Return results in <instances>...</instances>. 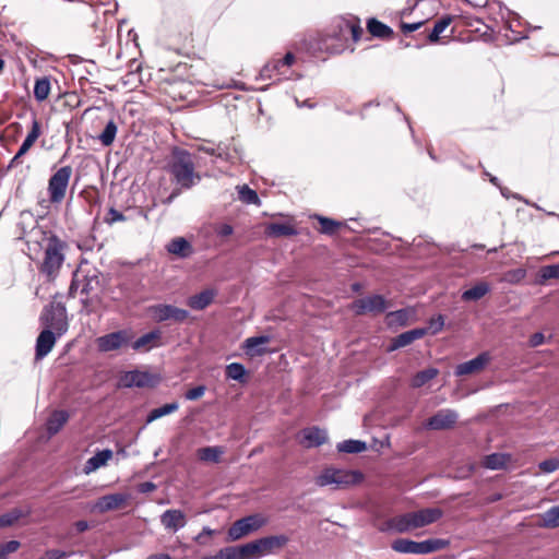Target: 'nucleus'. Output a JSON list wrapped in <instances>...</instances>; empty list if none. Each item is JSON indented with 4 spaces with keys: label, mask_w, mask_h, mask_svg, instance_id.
Returning a JSON list of instances; mask_svg holds the SVG:
<instances>
[{
    "label": "nucleus",
    "mask_w": 559,
    "mask_h": 559,
    "mask_svg": "<svg viewBox=\"0 0 559 559\" xmlns=\"http://www.w3.org/2000/svg\"><path fill=\"white\" fill-rule=\"evenodd\" d=\"M29 237L28 242L33 241V239L38 243H40V240L46 242L44 247V260L39 270L48 278H56L66 260L67 242L61 240L57 235L47 233L39 227L32 228Z\"/></svg>",
    "instance_id": "nucleus-1"
},
{
    "label": "nucleus",
    "mask_w": 559,
    "mask_h": 559,
    "mask_svg": "<svg viewBox=\"0 0 559 559\" xmlns=\"http://www.w3.org/2000/svg\"><path fill=\"white\" fill-rule=\"evenodd\" d=\"M364 31L356 19H338L334 22L332 29L325 35L323 46L332 53H340L346 49L354 50Z\"/></svg>",
    "instance_id": "nucleus-2"
},
{
    "label": "nucleus",
    "mask_w": 559,
    "mask_h": 559,
    "mask_svg": "<svg viewBox=\"0 0 559 559\" xmlns=\"http://www.w3.org/2000/svg\"><path fill=\"white\" fill-rule=\"evenodd\" d=\"M442 515L443 512L439 508H426L390 519L388 521V527L396 533H406L435 523L441 519Z\"/></svg>",
    "instance_id": "nucleus-3"
},
{
    "label": "nucleus",
    "mask_w": 559,
    "mask_h": 559,
    "mask_svg": "<svg viewBox=\"0 0 559 559\" xmlns=\"http://www.w3.org/2000/svg\"><path fill=\"white\" fill-rule=\"evenodd\" d=\"M169 171L181 189H190L200 181V176L194 171V163L187 151H181L175 155L173 163L169 165Z\"/></svg>",
    "instance_id": "nucleus-4"
},
{
    "label": "nucleus",
    "mask_w": 559,
    "mask_h": 559,
    "mask_svg": "<svg viewBox=\"0 0 559 559\" xmlns=\"http://www.w3.org/2000/svg\"><path fill=\"white\" fill-rule=\"evenodd\" d=\"M449 542L440 538H431L423 542H415L407 538L395 539L391 547L401 554L427 555L443 549Z\"/></svg>",
    "instance_id": "nucleus-5"
},
{
    "label": "nucleus",
    "mask_w": 559,
    "mask_h": 559,
    "mask_svg": "<svg viewBox=\"0 0 559 559\" xmlns=\"http://www.w3.org/2000/svg\"><path fill=\"white\" fill-rule=\"evenodd\" d=\"M361 479V474L358 472L325 468L316 479V484L320 487L334 485L335 488H346L350 485L357 484Z\"/></svg>",
    "instance_id": "nucleus-6"
},
{
    "label": "nucleus",
    "mask_w": 559,
    "mask_h": 559,
    "mask_svg": "<svg viewBox=\"0 0 559 559\" xmlns=\"http://www.w3.org/2000/svg\"><path fill=\"white\" fill-rule=\"evenodd\" d=\"M40 320L46 329L57 333L58 336L63 335L68 331L67 309L60 304H50L45 308Z\"/></svg>",
    "instance_id": "nucleus-7"
},
{
    "label": "nucleus",
    "mask_w": 559,
    "mask_h": 559,
    "mask_svg": "<svg viewBox=\"0 0 559 559\" xmlns=\"http://www.w3.org/2000/svg\"><path fill=\"white\" fill-rule=\"evenodd\" d=\"M72 176L71 166L60 167L48 180V195L51 203H61Z\"/></svg>",
    "instance_id": "nucleus-8"
},
{
    "label": "nucleus",
    "mask_w": 559,
    "mask_h": 559,
    "mask_svg": "<svg viewBox=\"0 0 559 559\" xmlns=\"http://www.w3.org/2000/svg\"><path fill=\"white\" fill-rule=\"evenodd\" d=\"M289 542L288 536L281 535H272L265 536L255 540L248 543L250 554L252 559L255 557H262L266 555L274 554L275 551L282 549Z\"/></svg>",
    "instance_id": "nucleus-9"
},
{
    "label": "nucleus",
    "mask_w": 559,
    "mask_h": 559,
    "mask_svg": "<svg viewBox=\"0 0 559 559\" xmlns=\"http://www.w3.org/2000/svg\"><path fill=\"white\" fill-rule=\"evenodd\" d=\"M131 341V333L128 330H119L96 338L98 352L108 353L119 350L127 346Z\"/></svg>",
    "instance_id": "nucleus-10"
},
{
    "label": "nucleus",
    "mask_w": 559,
    "mask_h": 559,
    "mask_svg": "<svg viewBox=\"0 0 559 559\" xmlns=\"http://www.w3.org/2000/svg\"><path fill=\"white\" fill-rule=\"evenodd\" d=\"M151 313L156 322L174 321L176 323H182L190 317L188 310L169 304L152 306Z\"/></svg>",
    "instance_id": "nucleus-11"
},
{
    "label": "nucleus",
    "mask_w": 559,
    "mask_h": 559,
    "mask_svg": "<svg viewBox=\"0 0 559 559\" xmlns=\"http://www.w3.org/2000/svg\"><path fill=\"white\" fill-rule=\"evenodd\" d=\"M388 309V302L381 295H369L359 299H356L352 304V310L358 314L365 313H382Z\"/></svg>",
    "instance_id": "nucleus-12"
},
{
    "label": "nucleus",
    "mask_w": 559,
    "mask_h": 559,
    "mask_svg": "<svg viewBox=\"0 0 559 559\" xmlns=\"http://www.w3.org/2000/svg\"><path fill=\"white\" fill-rule=\"evenodd\" d=\"M264 524L259 515H248L234 522L228 528L229 540H238L243 536L259 530Z\"/></svg>",
    "instance_id": "nucleus-13"
},
{
    "label": "nucleus",
    "mask_w": 559,
    "mask_h": 559,
    "mask_svg": "<svg viewBox=\"0 0 559 559\" xmlns=\"http://www.w3.org/2000/svg\"><path fill=\"white\" fill-rule=\"evenodd\" d=\"M159 381V378L147 371L131 370L124 372L119 380L123 388H153Z\"/></svg>",
    "instance_id": "nucleus-14"
},
{
    "label": "nucleus",
    "mask_w": 559,
    "mask_h": 559,
    "mask_svg": "<svg viewBox=\"0 0 559 559\" xmlns=\"http://www.w3.org/2000/svg\"><path fill=\"white\" fill-rule=\"evenodd\" d=\"M459 419L456 411L443 408L429 417L425 423V428L430 430H445L452 428Z\"/></svg>",
    "instance_id": "nucleus-15"
},
{
    "label": "nucleus",
    "mask_w": 559,
    "mask_h": 559,
    "mask_svg": "<svg viewBox=\"0 0 559 559\" xmlns=\"http://www.w3.org/2000/svg\"><path fill=\"white\" fill-rule=\"evenodd\" d=\"M57 333L45 329L43 330L36 340V353L35 357L37 360L46 357L52 349L57 341Z\"/></svg>",
    "instance_id": "nucleus-16"
},
{
    "label": "nucleus",
    "mask_w": 559,
    "mask_h": 559,
    "mask_svg": "<svg viewBox=\"0 0 559 559\" xmlns=\"http://www.w3.org/2000/svg\"><path fill=\"white\" fill-rule=\"evenodd\" d=\"M160 523L166 530L176 533L186 526L187 519L181 510L169 509L160 515Z\"/></svg>",
    "instance_id": "nucleus-17"
},
{
    "label": "nucleus",
    "mask_w": 559,
    "mask_h": 559,
    "mask_svg": "<svg viewBox=\"0 0 559 559\" xmlns=\"http://www.w3.org/2000/svg\"><path fill=\"white\" fill-rule=\"evenodd\" d=\"M284 66H282L281 59L272 60L264 64V67L261 69L259 73V78L261 80H267L276 78L277 81L282 80H292L293 72L287 73L286 70H284Z\"/></svg>",
    "instance_id": "nucleus-18"
},
{
    "label": "nucleus",
    "mask_w": 559,
    "mask_h": 559,
    "mask_svg": "<svg viewBox=\"0 0 559 559\" xmlns=\"http://www.w3.org/2000/svg\"><path fill=\"white\" fill-rule=\"evenodd\" d=\"M427 333V329L417 328L406 332H403L395 336L388 347V352H394L399 348L405 347L412 344L414 341L421 338Z\"/></svg>",
    "instance_id": "nucleus-19"
},
{
    "label": "nucleus",
    "mask_w": 559,
    "mask_h": 559,
    "mask_svg": "<svg viewBox=\"0 0 559 559\" xmlns=\"http://www.w3.org/2000/svg\"><path fill=\"white\" fill-rule=\"evenodd\" d=\"M489 354L481 353L475 358L457 365L454 372L459 377L477 372L481 370L489 362Z\"/></svg>",
    "instance_id": "nucleus-20"
},
{
    "label": "nucleus",
    "mask_w": 559,
    "mask_h": 559,
    "mask_svg": "<svg viewBox=\"0 0 559 559\" xmlns=\"http://www.w3.org/2000/svg\"><path fill=\"white\" fill-rule=\"evenodd\" d=\"M271 341L269 335L252 336L245 340L242 349L250 357L262 356L267 349L265 345Z\"/></svg>",
    "instance_id": "nucleus-21"
},
{
    "label": "nucleus",
    "mask_w": 559,
    "mask_h": 559,
    "mask_svg": "<svg viewBox=\"0 0 559 559\" xmlns=\"http://www.w3.org/2000/svg\"><path fill=\"white\" fill-rule=\"evenodd\" d=\"M300 443L306 448H317L322 445L328 440V433L324 429L319 427L305 428L301 431Z\"/></svg>",
    "instance_id": "nucleus-22"
},
{
    "label": "nucleus",
    "mask_w": 559,
    "mask_h": 559,
    "mask_svg": "<svg viewBox=\"0 0 559 559\" xmlns=\"http://www.w3.org/2000/svg\"><path fill=\"white\" fill-rule=\"evenodd\" d=\"M217 296V290L214 288H206L199 294L192 295L187 299V305L192 310H204L207 308Z\"/></svg>",
    "instance_id": "nucleus-23"
},
{
    "label": "nucleus",
    "mask_w": 559,
    "mask_h": 559,
    "mask_svg": "<svg viewBox=\"0 0 559 559\" xmlns=\"http://www.w3.org/2000/svg\"><path fill=\"white\" fill-rule=\"evenodd\" d=\"M93 283L97 284V278L91 277V276H84L83 280H80L76 275L71 282L70 285V295L75 296L78 293L81 296H86V298H82V302L86 306L87 305V296L91 294V292L94 289Z\"/></svg>",
    "instance_id": "nucleus-24"
},
{
    "label": "nucleus",
    "mask_w": 559,
    "mask_h": 559,
    "mask_svg": "<svg viewBox=\"0 0 559 559\" xmlns=\"http://www.w3.org/2000/svg\"><path fill=\"white\" fill-rule=\"evenodd\" d=\"M160 337L162 332L158 329H156L140 336L131 344V346L134 350L138 352H148L150 349L159 347L162 345Z\"/></svg>",
    "instance_id": "nucleus-25"
},
{
    "label": "nucleus",
    "mask_w": 559,
    "mask_h": 559,
    "mask_svg": "<svg viewBox=\"0 0 559 559\" xmlns=\"http://www.w3.org/2000/svg\"><path fill=\"white\" fill-rule=\"evenodd\" d=\"M166 250L180 259H187L194 252L192 245L183 237H176L166 245Z\"/></svg>",
    "instance_id": "nucleus-26"
},
{
    "label": "nucleus",
    "mask_w": 559,
    "mask_h": 559,
    "mask_svg": "<svg viewBox=\"0 0 559 559\" xmlns=\"http://www.w3.org/2000/svg\"><path fill=\"white\" fill-rule=\"evenodd\" d=\"M129 496L126 493H111L103 496L98 499L96 503V508L99 512H108L111 510L119 509L126 501Z\"/></svg>",
    "instance_id": "nucleus-27"
},
{
    "label": "nucleus",
    "mask_w": 559,
    "mask_h": 559,
    "mask_svg": "<svg viewBox=\"0 0 559 559\" xmlns=\"http://www.w3.org/2000/svg\"><path fill=\"white\" fill-rule=\"evenodd\" d=\"M69 419L67 411H55L46 421V429L49 437L58 433Z\"/></svg>",
    "instance_id": "nucleus-28"
},
{
    "label": "nucleus",
    "mask_w": 559,
    "mask_h": 559,
    "mask_svg": "<svg viewBox=\"0 0 559 559\" xmlns=\"http://www.w3.org/2000/svg\"><path fill=\"white\" fill-rule=\"evenodd\" d=\"M112 457V451L109 449H105L98 451L92 457H90L84 465V473L91 474L102 466L106 465V463Z\"/></svg>",
    "instance_id": "nucleus-29"
},
{
    "label": "nucleus",
    "mask_w": 559,
    "mask_h": 559,
    "mask_svg": "<svg viewBox=\"0 0 559 559\" xmlns=\"http://www.w3.org/2000/svg\"><path fill=\"white\" fill-rule=\"evenodd\" d=\"M40 132H41L40 123L36 119V117H33L32 128L17 151V157H22L29 151V148L33 146V144L36 142V140L39 138Z\"/></svg>",
    "instance_id": "nucleus-30"
},
{
    "label": "nucleus",
    "mask_w": 559,
    "mask_h": 559,
    "mask_svg": "<svg viewBox=\"0 0 559 559\" xmlns=\"http://www.w3.org/2000/svg\"><path fill=\"white\" fill-rule=\"evenodd\" d=\"M490 292V285L487 282H478L473 287L462 293V300L478 301Z\"/></svg>",
    "instance_id": "nucleus-31"
},
{
    "label": "nucleus",
    "mask_w": 559,
    "mask_h": 559,
    "mask_svg": "<svg viewBox=\"0 0 559 559\" xmlns=\"http://www.w3.org/2000/svg\"><path fill=\"white\" fill-rule=\"evenodd\" d=\"M224 559H252L247 544L240 546H228L221 549Z\"/></svg>",
    "instance_id": "nucleus-32"
},
{
    "label": "nucleus",
    "mask_w": 559,
    "mask_h": 559,
    "mask_svg": "<svg viewBox=\"0 0 559 559\" xmlns=\"http://www.w3.org/2000/svg\"><path fill=\"white\" fill-rule=\"evenodd\" d=\"M265 234L270 237L296 236L297 229L289 224L271 223L265 228Z\"/></svg>",
    "instance_id": "nucleus-33"
},
{
    "label": "nucleus",
    "mask_w": 559,
    "mask_h": 559,
    "mask_svg": "<svg viewBox=\"0 0 559 559\" xmlns=\"http://www.w3.org/2000/svg\"><path fill=\"white\" fill-rule=\"evenodd\" d=\"M367 28L368 32L374 37L390 38L393 35V29L377 19H370L367 22Z\"/></svg>",
    "instance_id": "nucleus-34"
},
{
    "label": "nucleus",
    "mask_w": 559,
    "mask_h": 559,
    "mask_svg": "<svg viewBox=\"0 0 559 559\" xmlns=\"http://www.w3.org/2000/svg\"><path fill=\"white\" fill-rule=\"evenodd\" d=\"M510 461V455L504 453H491L486 455L483 461L484 467L488 469H501Z\"/></svg>",
    "instance_id": "nucleus-35"
},
{
    "label": "nucleus",
    "mask_w": 559,
    "mask_h": 559,
    "mask_svg": "<svg viewBox=\"0 0 559 559\" xmlns=\"http://www.w3.org/2000/svg\"><path fill=\"white\" fill-rule=\"evenodd\" d=\"M439 373L437 368L430 367L418 371L411 380V385L414 389H419L428 383L430 380L435 379Z\"/></svg>",
    "instance_id": "nucleus-36"
},
{
    "label": "nucleus",
    "mask_w": 559,
    "mask_h": 559,
    "mask_svg": "<svg viewBox=\"0 0 559 559\" xmlns=\"http://www.w3.org/2000/svg\"><path fill=\"white\" fill-rule=\"evenodd\" d=\"M51 83L48 76L39 78L35 81L34 97L37 102H44L50 94Z\"/></svg>",
    "instance_id": "nucleus-37"
},
{
    "label": "nucleus",
    "mask_w": 559,
    "mask_h": 559,
    "mask_svg": "<svg viewBox=\"0 0 559 559\" xmlns=\"http://www.w3.org/2000/svg\"><path fill=\"white\" fill-rule=\"evenodd\" d=\"M178 408H179V404L177 402L164 404L160 407L154 408L148 413L147 418H146V424H151L160 417L169 415V414L176 412Z\"/></svg>",
    "instance_id": "nucleus-38"
},
{
    "label": "nucleus",
    "mask_w": 559,
    "mask_h": 559,
    "mask_svg": "<svg viewBox=\"0 0 559 559\" xmlns=\"http://www.w3.org/2000/svg\"><path fill=\"white\" fill-rule=\"evenodd\" d=\"M336 448H337L338 452L360 453L367 449V444H366V442L360 441V440L349 439V440H345V441L337 443Z\"/></svg>",
    "instance_id": "nucleus-39"
},
{
    "label": "nucleus",
    "mask_w": 559,
    "mask_h": 559,
    "mask_svg": "<svg viewBox=\"0 0 559 559\" xmlns=\"http://www.w3.org/2000/svg\"><path fill=\"white\" fill-rule=\"evenodd\" d=\"M224 453L219 447H205L198 450V457L204 462H219L221 455Z\"/></svg>",
    "instance_id": "nucleus-40"
},
{
    "label": "nucleus",
    "mask_w": 559,
    "mask_h": 559,
    "mask_svg": "<svg viewBox=\"0 0 559 559\" xmlns=\"http://www.w3.org/2000/svg\"><path fill=\"white\" fill-rule=\"evenodd\" d=\"M118 127L114 120H109L103 132L98 135V140L104 146H109L114 143L117 135Z\"/></svg>",
    "instance_id": "nucleus-41"
},
{
    "label": "nucleus",
    "mask_w": 559,
    "mask_h": 559,
    "mask_svg": "<svg viewBox=\"0 0 559 559\" xmlns=\"http://www.w3.org/2000/svg\"><path fill=\"white\" fill-rule=\"evenodd\" d=\"M247 376L245 366L240 362H231L226 366V377L239 382H243Z\"/></svg>",
    "instance_id": "nucleus-42"
},
{
    "label": "nucleus",
    "mask_w": 559,
    "mask_h": 559,
    "mask_svg": "<svg viewBox=\"0 0 559 559\" xmlns=\"http://www.w3.org/2000/svg\"><path fill=\"white\" fill-rule=\"evenodd\" d=\"M452 19L451 16H443L435 23L432 31L428 34V40L430 43H437L440 38V35L447 29L450 25Z\"/></svg>",
    "instance_id": "nucleus-43"
},
{
    "label": "nucleus",
    "mask_w": 559,
    "mask_h": 559,
    "mask_svg": "<svg viewBox=\"0 0 559 559\" xmlns=\"http://www.w3.org/2000/svg\"><path fill=\"white\" fill-rule=\"evenodd\" d=\"M559 278V263L540 267L538 283L544 284L548 280Z\"/></svg>",
    "instance_id": "nucleus-44"
},
{
    "label": "nucleus",
    "mask_w": 559,
    "mask_h": 559,
    "mask_svg": "<svg viewBox=\"0 0 559 559\" xmlns=\"http://www.w3.org/2000/svg\"><path fill=\"white\" fill-rule=\"evenodd\" d=\"M26 514L27 513L23 512L21 509H13L10 512L0 515V528L13 525L16 521Z\"/></svg>",
    "instance_id": "nucleus-45"
},
{
    "label": "nucleus",
    "mask_w": 559,
    "mask_h": 559,
    "mask_svg": "<svg viewBox=\"0 0 559 559\" xmlns=\"http://www.w3.org/2000/svg\"><path fill=\"white\" fill-rule=\"evenodd\" d=\"M239 199L247 204H258L260 202V199L258 197V193L249 188L247 185H243L239 187L238 190Z\"/></svg>",
    "instance_id": "nucleus-46"
},
{
    "label": "nucleus",
    "mask_w": 559,
    "mask_h": 559,
    "mask_svg": "<svg viewBox=\"0 0 559 559\" xmlns=\"http://www.w3.org/2000/svg\"><path fill=\"white\" fill-rule=\"evenodd\" d=\"M544 526L546 527H558L559 526V504L551 507L547 510L543 516Z\"/></svg>",
    "instance_id": "nucleus-47"
},
{
    "label": "nucleus",
    "mask_w": 559,
    "mask_h": 559,
    "mask_svg": "<svg viewBox=\"0 0 559 559\" xmlns=\"http://www.w3.org/2000/svg\"><path fill=\"white\" fill-rule=\"evenodd\" d=\"M318 219L321 225V231L324 234L331 235L336 230L338 226H341L340 222H336L328 217L318 216Z\"/></svg>",
    "instance_id": "nucleus-48"
},
{
    "label": "nucleus",
    "mask_w": 559,
    "mask_h": 559,
    "mask_svg": "<svg viewBox=\"0 0 559 559\" xmlns=\"http://www.w3.org/2000/svg\"><path fill=\"white\" fill-rule=\"evenodd\" d=\"M21 544L19 540H9L0 544V559H7L12 552H15L20 548Z\"/></svg>",
    "instance_id": "nucleus-49"
},
{
    "label": "nucleus",
    "mask_w": 559,
    "mask_h": 559,
    "mask_svg": "<svg viewBox=\"0 0 559 559\" xmlns=\"http://www.w3.org/2000/svg\"><path fill=\"white\" fill-rule=\"evenodd\" d=\"M217 534V531L210 528L209 526H204L202 531L194 537V542L199 545H207L206 537H211Z\"/></svg>",
    "instance_id": "nucleus-50"
},
{
    "label": "nucleus",
    "mask_w": 559,
    "mask_h": 559,
    "mask_svg": "<svg viewBox=\"0 0 559 559\" xmlns=\"http://www.w3.org/2000/svg\"><path fill=\"white\" fill-rule=\"evenodd\" d=\"M205 391H206L205 385H198V386H194V388L188 390L185 393V397L188 401H195V400L201 399L204 395Z\"/></svg>",
    "instance_id": "nucleus-51"
},
{
    "label": "nucleus",
    "mask_w": 559,
    "mask_h": 559,
    "mask_svg": "<svg viewBox=\"0 0 559 559\" xmlns=\"http://www.w3.org/2000/svg\"><path fill=\"white\" fill-rule=\"evenodd\" d=\"M539 469L544 473H552L559 468L558 459H549L539 463Z\"/></svg>",
    "instance_id": "nucleus-52"
},
{
    "label": "nucleus",
    "mask_w": 559,
    "mask_h": 559,
    "mask_svg": "<svg viewBox=\"0 0 559 559\" xmlns=\"http://www.w3.org/2000/svg\"><path fill=\"white\" fill-rule=\"evenodd\" d=\"M526 276V271L524 269H515L511 270L506 274V280L510 283H519Z\"/></svg>",
    "instance_id": "nucleus-53"
},
{
    "label": "nucleus",
    "mask_w": 559,
    "mask_h": 559,
    "mask_svg": "<svg viewBox=\"0 0 559 559\" xmlns=\"http://www.w3.org/2000/svg\"><path fill=\"white\" fill-rule=\"evenodd\" d=\"M201 150L204 151L206 154L214 155L222 160L228 159V153L221 145H218L217 147H202Z\"/></svg>",
    "instance_id": "nucleus-54"
},
{
    "label": "nucleus",
    "mask_w": 559,
    "mask_h": 559,
    "mask_svg": "<svg viewBox=\"0 0 559 559\" xmlns=\"http://www.w3.org/2000/svg\"><path fill=\"white\" fill-rule=\"evenodd\" d=\"M105 221L107 224L112 225L114 223L126 221V216L118 210L110 207Z\"/></svg>",
    "instance_id": "nucleus-55"
},
{
    "label": "nucleus",
    "mask_w": 559,
    "mask_h": 559,
    "mask_svg": "<svg viewBox=\"0 0 559 559\" xmlns=\"http://www.w3.org/2000/svg\"><path fill=\"white\" fill-rule=\"evenodd\" d=\"M69 557L67 551L60 549H48L46 550L40 559H66Z\"/></svg>",
    "instance_id": "nucleus-56"
},
{
    "label": "nucleus",
    "mask_w": 559,
    "mask_h": 559,
    "mask_svg": "<svg viewBox=\"0 0 559 559\" xmlns=\"http://www.w3.org/2000/svg\"><path fill=\"white\" fill-rule=\"evenodd\" d=\"M444 325V319L443 316L439 314L436 318L430 319L429 321V329L432 331L433 334L440 332Z\"/></svg>",
    "instance_id": "nucleus-57"
},
{
    "label": "nucleus",
    "mask_w": 559,
    "mask_h": 559,
    "mask_svg": "<svg viewBox=\"0 0 559 559\" xmlns=\"http://www.w3.org/2000/svg\"><path fill=\"white\" fill-rule=\"evenodd\" d=\"M423 24V21L416 23H402L401 28L404 34H407L417 31Z\"/></svg>",
    "instance_id": "nucleus-58"
},
{
    "label": "nucleus",
    "mask_w": 559,
    "mask_h": 559,
    "mask_svg": "<svg viewBox=\"0 0 559 559\" xmlns=\"http://www.w3.org/2000/svg\"><path fill=\"white\" fill-rule=\"evenodd\" d=\"M234 231V228L229 224H222L216 228V234L219 237H227L230 236Z\"/></svg>",
    "instance_id": "nucleus-59"
},
{
    "label": "nucleus",
    "mask_w": 559,
    "mask_h": 559,
    "mask_svg": "<svg viewBox=\"0 0 559 559\" xmlns=\"http://www.w3.org/2000/svg\"><path fill=\"white\" fill-rule=\"evenodd\" d=\"M544 342H545V336L540 332L534 333L530 338V345L532 347H537V346L542 345Z\"/></svg>",
    "instance_id": "nucleus-60"
},
{
    "label": "nucleus",
    "mask_w": 559,
    "mask_h": 559,
    "mask_svg": "<svg viewBox=\"0 0 559 559\" xmlns=\"http://www.w3.org/2000/svg\"><path fill=\"white\" fill-rule=\"evenodd\" d=\"M156 489V485L152 481H145V483H142L140 486H139V490L140 492H151L153 490Z\"/></svg>",
    "instance_id": "nucleus-61"
},
{
    "label": "nucleus",
    "mask_w": 559,
    "mask_h": 559,
    "mask_svg": "<svg viewBox=\"0 0 559 559\" xmlns=\"http://www.w3.org/2000/svg\"><path fill=\"white\" fill-rule=\"evenodd\" d=\"M282 66L289 68L295 62V56L293 52H287L284 58L281 59Z\"/></svg>",
    "instance_id": "nucleus-62"
},
{
    "label": "nucleus",
    "mask_w": 559,
    "mask_h": 559,
    "mask_svg": "<svg viewBox=\"0 0 559 559\" xmlns=\"http://www.w3.org/2000/svg\"><path fill=\"white\" fill-rule=\"evenodd\" d=\"M179 194L180 189H175L165 200H163V203L169 205Z\"/></svg>",
    "instance_id": "nucleus-63"
},
{
    "label": "nucleus",
    "mask_w": 559,
    "mask_h": 559,
    "mask_svg": "<svg viewBox=\"0 0 559 559\" xmlns=\"http://www.w3.org/2000/svg\"><path fill=\"white\" fill-rule=\"evenodd\" d=\"M146 559H171V557L168 554H157L151 555Z\"/></svg>",
    "instance_id": "nucleus-64"
}]
</instances>
